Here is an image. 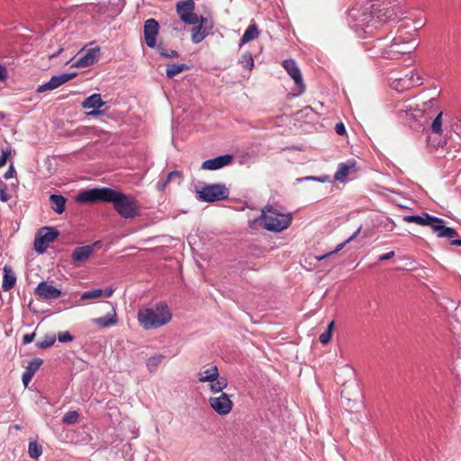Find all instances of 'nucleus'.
Listing matches in <instances>:
<instances>
[{"mask_svg": "<svg viewBox=\"0 0 461 461\" xmlns=\"http://www.w3.org/2000/svg\"><path fill=\"white\" fill-rule=\"evenodd\" d=\"M76 201L78 203H111L114 211L123 219H134L140 216V205L134 196L110 187L82 191L77 195Z\"/></svg>", "mask_w": 461, "mask_h": 461, "instance_id": "obj_1", "label": "nucleus"}, {"mask_svg": "<svg viewBox=\"0 0 461 461\" xmlns=\"http://www.w3.org/2000/svg\"><path fill=\"white\" fill-rule=\"evenodd\" d=\"M139 324L146 330L162 327L170 322L172 312L165 302L140 309L137 316Z\"/></svg>", "mask_w": 461, "mask_h": 461, "instance_id": "obj_2", "label": "nucleus"}, {"mask_svg": "<svg viewBox=\"0 0 461 461\" xmlns=\"http://www.w3.org/2000/svg\"><path fill=\"white\" fill-rule=\"evenodd\" d=\"M261 222L269 231L280 232L287 229L293 221L291 213H284L272 206H267L261 212Z\"/></svg>", "mask_w": 461, "mask_h": 461, "instance_id": "obj_3", "label": "nucleus"}, {"mask_svg": "<svg viewBox=\"0 0 461 461\" xmlns=\"http://www.w3.org/2000/svg\"><path fill=\"white\" fill-rule=\"evenodd\" d=\"M198 196L204 202L213 203L228 198L229 191L224 185H208L202 188V190L198 191Z\"/></svg>", "mask_w": 461, "mask_h": 461, "instance_id": "obj_4", "label": "nucleus"}, {"mask_svg": "<svg viewBox=\"0 0 461 461\" xmlns=\"http://www.w3.org/2000/svg\"><path fill=\"white\" fill-rule=\"evenodd\" d=\"M195 3L194 0L179 1L176 9L180 20L189 25H195L199 23V16L194 13Z\"/></svg>", "mask_w": 461, "mask_h": 461, "instance_id": "obj_5", "label": "nucleus"}, {"mask_svg": "<svg viewBox=\"0 0 461 461\" xmlns=\"http://www.w3.org/2000/svg\"><path fill=\"white\" fill-rule=\"evenodd\" d=\"M58 236L59 231L55 230L53 228H41L35 237L34 249L40 254L43 253L47 249L49 244L53 242Z\"/></svg>", "mask_w": 461, "mask_h": 461, "instance_id": "obj_6", "label": "nucleus"}, {"mask_svg": "<svg viewBox=\"0 0 461 461\" xmlns=\"http://www.w3.org/2000/svg\"><path fill=\"white\" fill-rule=\"evenodd\" d=\"M209 404L216 413L222 416L229 414L233 407L232 401L225 393H221L218 396H211Z\"/></svg>", "mask_w": 461, "mask_h": 461, "instance_id": "obj_7", "label": "nucleus"}, {"mask_svg": "<svg viewBox=\"0 0 461 461\" xmlns=\"http://www.w3.org/2000/svg\"><path fill=\"white\" fill-rule=\"evenodd\" d=\"M76 76V73H64L58 76H53L50 81L38 86L37 93L54 90L73 79Z\"/></svg>", "mask_w": 461, "mask_h": 461, "instance_id": "obj_8", "label": "nucleus"}, {"mask_svg": "<svg viewBox=\"0 0 461 461\" xmlns=\"http://www.w3.org/2000/svg\"><path fill=\"white\" fill-rule=\"evenodd\" d=\"M432 219L436 220V221H429V223H428L427 226H429L431 230L437 233L438 238L453 239L457 235V232L454 228L444 225L443 219L435 216H432Z\"/></svg>", "mask_w": 461, "mask_h": 461, "instance_id": "obj_9", "label": "nucleus"}, {"mask_svg": "<svg viewBox=\"0 0 461 461\" xmlns=\"http://www.w3.org/2000/svg\"><path fill=\"white\" fill-rule=\"evenodd\" d=\"M212 29L211 21L204 17L199 18V25L192 30V41L195 44L201 42Z\"/></svg>", "mask_w": 461, "mask_h": 461, "instance_id": "obj_10", "label": "nucleus"}, {"mask_svg": "<svg viewBox=\"0 0 461 461\" xmlns=\"http://www.w3.org/2000/svg\"><path fill=\"white\" fill-rule=\"evenodd\" d=\"M158 29L159 24L153 18L148 19L144 23V37L146 44L149 48H154L156 46Z\"/></svg>", "mask_w": 461, "mask_h": 461, "instance_id": "obj_11", "label": "nucleus"}, {"mask_svg": "<svg viewBox=\"0 0 461 461\" xmlns=\"http://www.w3.org/2000/svg\"><path fill=\"white\" fill-rule=\"evenodd\" d=\"M283 68L288 75L294 79L295 85L300 88L301 92L304 90V85L301 70L294 59H285L282 62Z\"/></svg>", "mask_w": 461, "mask_h": 461, "instance_id": "obj_12", "label": "nucleus"}, {"mask_svg": "<svg viewBox=\"0 0 461 461\" xmlns=\"http://www.w3.org/2000/svg\"><path fill=\"white\" fill-rule=\"evenodd\" d=\"M35 294L43 300L57 299L61 295V291L43 281L35 289Z\"/></svg>", "mask_w": 461, "mask_h": 461, "instance_id": "obj_13", "label": "nucleus"}, {"mask_svg": "<svg viewBox=\"0 0 461 461\" xmlns=\"http://www.w3.org/2000/svg\"><path fill=\"white\" fill-rule=\"evenodd\" d=\"M415 48L416 46L413 43L407 44L402 42V44L398 39L394 38L388 50H383L381 55L389 58L392 54L410 53Z\"/></svg>", "mask_w": 461, "mask_h": 461, "instance_id": "obj_14", "label": "nucleus"}, {"mask_svg": "<svg viewBox=\"0 0 461 461\" xmlns=\"http://www.w3.org/2000/svg\"><path fill=\"white\" fill-rule=\"evenodd\" d=\"M104 104L105 103L103 102L100 94H93L83 101L82 107L84 109H93L87 113V115L96 116L102 113V111H100L99 108Z\"/></svg>", "mask_w": 461, "mask_h": 461, "instance_id": "obj_15", "label": "nucleus"}, {"mask_svg": "<svg viewBox=\"0 0 461 461\" xmlns=\"http://www.w3.org/2000/svg\"><path fill=\"white\" fill-rule=\"evenodd\" d=\"M94 245H86L82 247H77L72 253V261L76 266H80L81 264L86 262L89 258L94 254L95 246Z\"/></svg>", "mask_w": 461, "mask_h": 461, "instance_id": "obj_16", "label": "nucleus"}, {"mask_svg": "<svg viewBox=\"0 0 461 461\" xmlns=\"http://www.w3.org/2000/svg\"><path fill=\"white\" fill-rule=\"evenodd\" d=\"M233 160V156L226 154L217 158L207 159L203 162L201 168L204 170H216L227 165H230Z\"/></svg>", "mask_w": 461, "mask_h": 461, "instance_id": "obj_17", "label": "nucleus"}, {"mask_svg": "<svg viewBox=\"0 0 461 461\" xmlns=\"http://www.w3.org/2000/svg\"><path fill=\"white\" fill-rule=\"evenodd\" d=\"M100 57V48L95 47L93 49H90L85 53L83 56H81L79 59H77L75 66L77 68H86L88 67L95 62L97 61V59Z\"/></svg>", "mask_w": 461, "mask_h": 461, "instance_id": "obj_18", "label": "nucleus"}, {"mask_svg": "<svg viewBox=\"0 0 461 461\" xmlns=\"http://www.w3.org/2000/svg\"><path fill=\"white\" fill-rule=\"evenodd\" d=\"M42 363L43 361L40 357H35L28 363L22 377L23 383L25 387L32 381V377L34 376L35 373L39 370Z\"/></svg>", "mask_w": 461, "mask_h": 461, "instance_id": "obj_19", "label": "nucleus"}, {"mask_svg": "<svg viewBox=\"0 0 461 461\" xmlns=\"http://www.w3.org/2000/svg\"><path fill=\"white\" fill-rule=\"evenodd\" d=\"M92 321L100 328H108L116 325L118 323V319L115 309L112 308V313H108L106 316L95 318Z\"/></svg>", "mask_w": 461, "mask_h": 461, "instance_id": "obj_20", "label": "nucleus"}, {"mask_svg": "<svg viewBox=\"0 0 461 461\" xmlns=\"http://www.w3.org/2000/svg\"><path fill=\"white\" fill-rule=\"evenodd\" d=\"M446 144L447 140L442 136V133L433 134L431 131L427 137V147L430 151H435Z\"/></svg>", "mask_w": 461, "mask_h": 461, "instance_id": "obj_21", "label": "nucleus"}, {"mask_svg": "<svg viewBox=\"0 0 461 461\" xmlns=\"http://www.w3.org/2000/svg\"><path fill=\"white\" fill-rule=\"evenodd\" d=\"M4 279H3V285L2 288L4 291L7 292L10 291L16 283V276L12 271V268L9 266L4 267Z\"/></svg>", "mask_w": 461, "mask_h": 461, "instance_id": "obj_22", "label": "nucleus"}, {"mask_svg": "<svg viewBox=\"0 0 461 461\" xmlns=\"http://www.w3.org/2000/svg\"><path fill=\"white\" fill-rule=\"evenodd\" d=\"M356 161L354 159L348 160L346 163L339 165L338 171L335 174V179L338 181H343L348 176L350 171L355 167Z\"/></svg>", "mask_w": 461, "mask_h": 461, "instance_id": "obj_23", "label": "nucleus"}, {"mask_svg": "<svg viewBox=\"0 0 461 461\" xmlns=\"http://www.w3.org/2000/svg\"><path fill=\"white\" fill-rule=\"evenodd\" d=\"M401 83H402V86L405 88L422 85L421 78L413 72H411L410 76L406 75L405 77L397 79V86H395V87L401 85Z\"/></svg>", "mask_w": 461, "mask_h": 461, "instance_id": "obj_24", "label": "nucleus"}, {"mask_svg": "<svg viewBox=\"0 0 461 461\" xmlns=\"http://www.w3.org/2000/svg\"><path fill=\"white\" fill-rule=\"evenodd\" d=\"M403 221L405 222H413L420 226H427L429 223V221H436V220L432 219V216L427 212H424L422 215H406L403 217Z\"/></svg>", "mask_w": 461, "mask_h": 461, "instance_id": "obj_25", "label": "nucleus"}, {"mask_svg": "<svg viewBox=\"0 0 461 461\" xmlns=\"http://www.w3.org/2000/svg\"><path fill=\"white\" fill-rule=\"evenodd\" d=\"M51 209L58 214H61L65 211L66 198L60 194H51L50 196Z\"/></svg>", "mask_w": 461, "mask_h": 461, "instance_id": "obj_26", "label": "nucleus"}, {"mask_svg": "<svg viewBox=\"0 0 461 461\" xmlns=\"http://www.w3.org/2000/svg\"><path fill=\"white\" fill-rule=\"evenodd\" d=\"M259 36V30L256 23H251L240 39V46L248 43L250 41L257 39Z\"/></svg>", "mask_w": 461, "mask_h": 461, "instance_id": "obj_27", "label": "nucleus"}, {"mask_svg": "<svg viewBox=\"0 0 461 461\" xmlns=\"http://www.w3.org/2000/svg\"><path fill=\"white\" fill-rule=\"evenodd\" d=\"M219 375L218 367L216 366H212L203 373H199V382L205 383L208 381L216 380Z\"/></svg>", "mask_w": 461, "mask_h": 461, "instance_id": "obj_28", "label": "nucleus"}, {"mask_svg": "<svg viewBox=\"0 0 461 461\" xmlns=\"http://www.w3.org/2000/svg\"><path fill=\"white\" fill-rule=\"evenodd\" d=\"M210 383V390L213 393H222V391L228 386L227 379L221 376H218L216 380L208 381Z\"/></svg>", "mask_w": 461, "mask_h": 461, "instance_id": "obj_29", "label": "nucleus"}, {"mask_svg": "<svg viewBox=\"0 0 461 461\" xmlns=\"http://www.w3.org/2000/svg\"><path fill=\"white\" fill-rule=\"evenodd\" d=\"M188 69V66H186L185 64H178V63H174V64H171L167 67V77L168 78H173L175 76L180 74L181 72H183L184 70H186Z\"/></svg>", "mask_w": 461, "mask_h": 461, "instance_id": "obj_30", "label": "nucleus"}, {"mask_svg": "<svg viewBox=\"0 0 461 461\" xmlns=\"http://www.w3.org/2000/svg\"><path fill=\"white\" fill-rule=\"evenodd\" d=\"M182 176H183V174L181 171H178V170L171 171L170 173H168V175L165 180L158 182V187L160 190H164L167 187V185L169 184V182H171L174 179L180 180L182 178Z\"/></svg>", "mask_w": 461, "mask_h": 461, "instance_id": "obj_31", "label": "nucleus"}, {"mask_svg": "<svg viewBox=\"0 0 461 461\" xmlns=\"http://www.w3.org/2000/svg\"><path fill=\"white\" fill-rule=\"evenodd\" d=\"M55 341H56L55 334H53V333L46 334L41 340H39L36 343V346L39 348H48L51 347L55 343Z\"/></svg>", "mask_w": 461, "mask_h": 461, "instance_id": "obj_32", "label": "nucleus"}, {"mask_svg": "<svg viewBox=\"0 0 461 461\" xmlns=\"http://www.w3.org/2000/svg\"><path fill=\"white\" fill-rule=\"evenodd\" d=\"M443 112H439L431 122L430 130L433 134L442 133Z\"/></svg>", "mask_w": 461, "mask_h": 461, "instance_id": "obj_33", "label": "nucleus"}, {"mask_svg": "<svg viewBox=\"0 0 461 461\" xmlns=\"http://www.w3.org/2000/svg\"><path fill=\"white\" fill-rule=\"evenodd\" d=\"M239 62L244 68L249 70H251L254 68V59L249 52L244 53Z\"/></svg>", "mask_w": 461, "mask_h": 461, "instance_id": "obj_34", "label": "nucleus"}, {"mask_svg": "<svg viewBox=\"0 0 461 461\" xmlns=\"http://www.w3.org/2000/svg\"><path fill=\"white\" fill-rule=\"evenodd\" d=\"M333 327L334 321H332L329 323L327 330L320 335L319 339L323 345H326L330 341L332 337Z\"/></svg>", "mask_w": 461, "mask_h": 461, "instance_id": "obj_35", "label": "nucleus"}, {"mask_svg": "<svg viewBox=\"0 0 461 461\" xmlns=\"http://www.w3.org/2000/svg\"><path fill=\"white\" fill-rule=\"evenodd\" d=\"M28 453L30 457L38 458L42 453V447L37 442H30Z\"/></svg>", "mask_w": 461, "mask_h": 461, "instance_id": "obj_36", "label": "nucleus"}, {"mask_svg": "<svg viewBox=\"0 0 461 461\" xmlns=\"http://www.w3.org/2000/svg\"><path fill=\"white\" fill-rule=\"evenodd\" d=\"M164 356L163 355H158L151 357L147 361V367L148 369L152 372L157 369V367L160 365L161 361L163 360Z\"/></svg>", "mask_w": 461, "mask_h": 461, "instance_id": "obj_37", "label": "nucleus"}, {"mask_svg": "<svg viewBox=\"0 0 461 461\" xmlns=\"http://www.w3.org/2000/svg\"><path fill=\"white\" fill-rule=\"evenodd\" d=\"M104 291L102 289H94L91 291L85 292L81 294V300H91L96 299L103 296Z\"/></svg>", "mask_w": 461, "mask_h": 461, "instance_id": "obj_38", "label": "nucleus"}, {"mask_svg": "<svg viewBox=\"0 0 461 461\" xmlns=\"http://www.w3.org/2000/svg\"><path fill=\"white\" fill-rule=\"evenodd\" d=\"M79 414L76 411H68L62 418L65 424H75L77 422Z\"/></svg>", "mask_w": 461, "mask_h": 461, "instance_id": "obj_39", "label": "nucleus"}, {"mask_svg": "<svg viewBox=\"0 0 461 461\" xmlns=\"http://www.w3.org/2000/svg\"><path fill=\"white\" fill-rule=\"evenodd\" d=\"M160 56L164 58L176 59L179 57V53L176 50L167 51L163 46L158 45V47Z\"/></svg>", "mask_w": 461, "mask_h": 461, "instance_id": "obj_40", "label": "nucleus"}, {"mask_svg": "<svg viewBox=\"0 0 461 461\" xmlns=\"http://www.w3.org/2000/svg\"><path fill=\"white\" fill-rule=\"evenodd\" d=\"M348 243V242H347V240H346L344 242L339 244L334 250H332V251H330V252H329L327 254L316 257V258L319 261H321V260L330 257L331 255H334V254L338 253L339 251H340Z\"/></svg>", "mask_w": 461, "mask_h": 461, "instance_id": "obj_41", "label": "nucleus"}, {"mask_svg": "<svg viewBox=\"0 0 461 461\" xmlns=\"http://www.w3.org/2000/svg\"><path fill=\"white\" fill-rule=\"evenodd\" d=\"M409 113L411 112V115L413 117H416L418 116V113H421L422 110L421 109H413L411 105L407 104L406 102H404L402 104V106L401 108H399V113Z\"/></svg>", "mask_w": 461, "mask_h": 461, "instance_id": "obj_42", "label": "nucleus"}, {"mask_svg": "<svg viewBox=\"0 0 461 461\" xmlns=\"http://www.w3.org/2000/svg\"><path fill=\"white\" fill-rule=\"evenodd\" d=\"M1 153H2V155L0 158V167H3L6 164L8 158L12 154V148L10 146H8L5 149H2Z\"/></svg>", "mask_w": 461, "mask_h": 461, "instance_id": "obj_43", "label": "nucleus"}, {"mask_svg": "<svg viewBox=\"0 0 461 461\" xmlns=\"http://www.w3.org/2000/svg\"><path fill=\"white\" fill-rule=\"evenodd\" d=\"M58 339L59 342L65 343L72 341L74 338L69 331H62L58 334Z\"/></svg>", "mask_w": 461, "mask_h": 461, "instance_id": "obj_44", "label": "nucleus"}, {"mask_svg": "<svg viewBox=\"0 0 461 461\" xmlns=\"http://www.w3.org/2000/svg\"><path fill=\"white\" fill-rule=\"evenodd\" d=\"M8 77V70L5 66L0 63V82H5Z\"/></svg>", "mask_w": 461, "mask_h": 461, "instance_id": "obj_45", "label": "nucleus"}, {"mask_svg": "<svg viewBox=\"0 0 461 461\" xmlns=\"http://www.w3.org/2000/svg\"><path fill=\"white\" fill-rule=\"evenodd\" d=\"M335 131L339 135H344L346 133V128L342 122H339L335 125Z\"/></svg>", "mask_w": 461, "mask_h": 461, "instance_id": "obj_46", "label": "nucleus"}, {"mask_svg": "<svg viewBox=\"0 0 461 461\" xmlns=\"http://www.w3.org/2000/svg\"><path fill=\"white\" fill-rule=\"evenodd\" d=\"M34 338H35V333L34 332L33 333L25 334L23 336V344H29V343L33 341Z\"/></svg>", "mask_w": 461, "mask_h": 461, "instance_id": "obj_47", "label": "nucleus"}, {"mask_svg": "<svg viewBox=\"0 0 461 461\" xmlns=\"http://www.w3.org/2000/svg\"><path fill=\"white\" fill-rule=\"evenodd\" d=\"M15 174V169L13 165H11L8 168V170L5 173L4 176L5 179L12 178L14 175Z\"/></svg>", "mask_w": 461, "mask_h": 461, "instance_id": "obj_48", "label": "nucleus"}, {"mask_svg": "<svg viewBox=\"0 0 461 461\" xmlns=\"http://www.w3.org/2000/svg\"><path fill=\"white\" fill-rule=\"evenodd\" d=\"M310 180L321 181V182L324 181V180L321 179L320 177H316V176H305V177L297 178L298 182L310 181Z\"/></svg>", "mask_w": 461, "mask_h": 461, "instance_id": "obj_49", "label": "nucleus"}, {"mask_svg": "<svg viewBox=\"0 0 461 461\" xmlns=\"http://www.w3.org/2000/svg\"><path fill=\"white\" fill-rule=\"evenodd\" d=\"M393 257H394V251H390L388 253H385V254L380 256L379 257V260L380 261H384V260L391 259Z\"/></svg>", "mask_w": 461, "mask_h": 461, "instance_id": "obj_50", "label": "nucleus"}, {"mask_svg": "<svg viewBox=\"0 0 461 461\" xmlns=\"http://www.w3.org/2000/svg\"><path fill=\"white\" fill-rule=\"evenodd\" d=\"M361 230V227H359L348 240H347V242H351L352 240H354L357 236L359 234Z\"/></svg>", "mask_w": 461, "mask_h": 461, "instance_id": "obj_51", "label": "nucleus"}, {"mask_svg": "<svg viewBox=\"0 0 461 461\" xmlns=\"http://www.w3.org/2000/svg\"><path fill=\"white\" fill-rule=\"evenodd\" d=\"M437 104L436 98H431L428 103H423V107H426L427 105H429L430 107L434 106Z\"/></svg>", "mask_w": 461, "mask_h": 461, "instance_id": "obj_52", "label": "nucleus"}, {"mask_svg": "<svg viewBox=\"0 0 461 461\" xmlns=\"http://www.w3.org/2000/svg\"><path fill=\"white\" fill-rule=\"evenodd\" d=\"M113 294V289L110 288L105 291H104V294L105 297H110Z\"/></svg>", "mask_w": 461, "mask_h": 461, "instance_id": "obj_53", "label": "nucleus"}, {"mask_svg": "<svg viewBox=\"0 0 461 461\" xmlns=\"http://www.w3.org/2000/svg\"><path fill=\"white\" fill-rule=\"evenodd\" d=\"M62 51H63V48H59L57 52H54V53L50 55V59H53L55 57H58Z\"/></svg>", "mask_w": 461, "mask_h": 461, "instance_id": "obj_54", "label": "nucleus"}, {"mask_svg": "<svg viewBox=\"0 0 461 461\" xmlns=\"http://www.w3.org/2000/svg\"><path fill=\"white\" fill-rule=\"evenodd\" d=\"M451 244H452V245H455V246H461V239L453 240L451 241Z\"/></svg>", "mask_w": 461, "mask_h": 461, "instance_id": "obj_55", "label": "nucleus"}, {"mask_svg": "<svg viewBox=\"0 0 461 461\" xmlns=\"http://www.w3.org/2000/svg\"><path fill=\"white\" fill-rule=\"evenodd\" d=\"M15 429H21V426L20 425H14V427Z\"/></svg>", "mask_w": 461, "mask_h": 461, "instance_id": "obj_56", "label": "nucleus"}]
</instances>
